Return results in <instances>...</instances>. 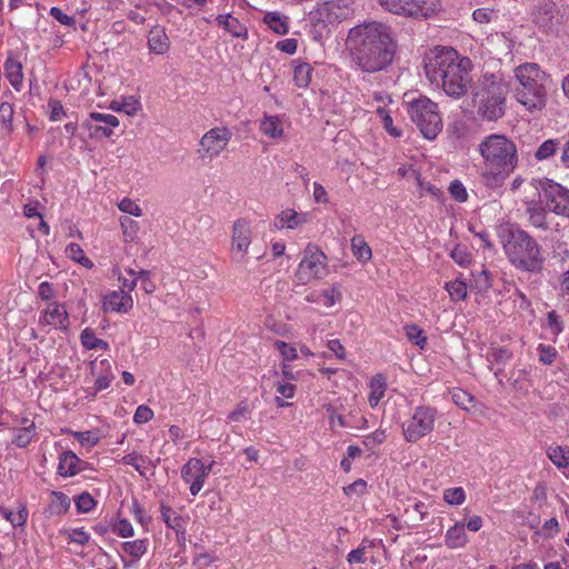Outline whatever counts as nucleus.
Listing matches in <instances>:
<instances>
[{"mask_svg": "<svg viewBox=\"0 0 569 569\" xmlns=\"http://www.w3.org/2000/svg\"><path fill=\"white\" fill-rule=\"evenodd\" d=\"M346 47L352 62L365 72L386 69L397 51V42L390 27L377 21L351 28Z\"/></svg>", "mask_w": 569, "mask_h": 569, "instance_id": "1", "label": "nucleus"}, {"mask_svg": "<svg viewBox=\"0 0 569 569\" xmlns=\"http://www.w3.org/2000/svg\"><path fill=\"white\" fill-rule=\"evenodd\" d=\"M427 78L453 98L465 96L472 81V62L452 48H435L423 59Z\"/></svg>", "mask_w": 569, "mask_h": 569, "instance_id": "2", "label": "nucleus"}, {"mask_svg": "<svg viewBox=\"0 0 569 569\" xmlns=\"http://www.w3.org/2000/svg\"><path fill=\"white\" fill-rule=\"evenodd\" d=\"M515 97L527 110H541L547 102L548 76L537 63H522L515 69Z\"/></svg>", "mask_w": 569, "mask_h": 569, "instance_id": "3", "label": "nucleus"}, {"mask_svg": "<svg viewBox=\"0 0 569 569\" xmlns=\"http://www.w3.org/2000/svg\"><path fill=\"white\" fill-rule=\"evenodd\" d=\"M486 169L496 178L505 179L517 164L515 143L502 134H491L479 144Z\"/></svg>", "mask_w": 569, "mask_h": 569, "instance_id": "4", "label": "nucleus"}, {"mask_svg": "<svg viewBox=\"0 0 569 569\" xmlns=\"http://www.w3.org/2000/svg\"><path fill=\"white\" fill-rule=\"evenodd\" d=\"M510 262L518 269L529 272L542 270L543 258L537 241L522 230L510 231L503 243Z\"/></svg>", "mask_w": 569, "mask_h": 569, "instance_id": "5", "label": "nucleus"}, {"mask_svg": "<svg viewBox=\"0 0 569 569\" xmlns=\"http://www.w3.org/2000/svg\"><path fill=\"white\" fill-rule=\"evenodd\" d=\"M507 83L498 76H485L479 90L475 94L477 112L483 119L495 121L505 114Z\"/></svg>", "mask_w": 569, "mask_h": 569, "instance_id": "6", "label": "nucleus"}, {"mask_svg": "<svg viewBox=\"0 0 569 569\" xmlns=\"http://www.w3.org/2000/svg\"><path fill=\"white\" fill-rule=\"evenodd\" d=\"M410 119L417 124L422 136L433 140L442 129L438 104L427 97H420L408 103Z\"/></svg>", "mask_w": 569, "mask_h": 569, "instance_id": "7", "label": "nucleus"}, {"mask_svg": "<svg viewBox=\"0 0 569 569\" xmlns=\"http://www.w3.org/2000/svg\"><path fill=\"white\" fill-rule=\"evenodd\" d=\"M327 256L316 244L309 243L296 272L297 279L302 283L322 279L328 273Z\"/></svg>", "mask_w": 569, "mask_h": 569, "instance_id": "8", "label": "nucleus"}, {"mask_svg": "<svg viewBox=\"0 0 569 569\" xmlns=\"http://www.w3.org/2000/svg\"><path fill=\"white\" fill-rule=\"evenodd\" d=\"M387 11L415 19H427L439 10L437 0H378Z\"/></svg>", "mask_w": 569, "mask_h": 569, "instance_id": "9", "label": "nucleus"}, {"mask_svg": "<svg viewBox=\"0 0 569 569\" xmlns=\"http://www.w3.org/2000/svg\"><path fill=\"white\" fill-rule=\"evenodd\" d=\"M533 23L543 32L558 31L566 22V14L558 4L551 0H539L532 13Z\"/></svg>", "mask_w": 569, "mask_h": 569, "instance_id": "10", "label": "nucleus"}, {"mask_svg": "<svg viewBox=\"0 0 569 569\" xmlns=\"http://www.w3.org/2000/svg\"><path fill=\"white\" fill-rule=\"evenodd\" d=\"M539 187L546 208L557 214L569 217V190L552 180L539 181Z\"/></svg>", "mask_w": 569, "mask_h": 569, "instance_id": "11", "label": "nucleus"}, {"mask_svg": "<svg viewBox=\"0 0 569 569\" xmlns=\"http://www.w3.org/2000/svg\"><path fill=\"white\" fill-rule=\"evenodd\" d=\"M436 411L428 407H418L412 418L402 425L403 437L416 442L433 430Z\"/></svg>", "mask_w": 569, "mask_h": 569, "instance_id": "12", "label": "nucleus"}, {"mask_svg": "<svg viewBox=\"0 0 569 569\" xmlns=\"http://www.w3.org/2000/svg\"><path fill=\"white\" fill-rule=\"evenodd\" d=\"M232 132L227 127H216L206 132L199 143L198 154L202 160H212L228 146Z\"/></svg>", "mask_w": 569, "mask_h": 569, "instance_id": "13", "label": "nucleus"}, {"mask_svg": "<svg viewBox=\"0 0 569 569\" xmlns=\"http://www.w3.org/2000/svg\"><path fill=\"white\" fill-rule=\"evenodd\" d=\"M119 126V120L113 114L91 112L89 118L83 121L82 127L89 131V137L93 139L109 138L113 133V128Z\"/></svg>", "mask_w": 569, "mask_h": 569, "instance_id": "14", "label": "nucleus"}, {"mask_svg": "<svg viewBox=\"0 0 569 569\" xmlns=\"http://www.w3.org/2000/svg\"><path fill=\"white\" fill-rule=\"evenodd\" d=\"M212 466L213 462L206 466L200 459L192 458L182 467L181 477L186 482L190 483V492L192 496L200 492Z\"/></svg>", "mask_w": 569, "mask_h": 569, "instance_id": "15", "label": "nucleus"}, {"mask_svg": "<svg viewBox=\"0 0 569 569\" xmlns=\"http://www.w3.org/2000/svg\"><path fill=\"white\" fill-rule=\"evenodd\" d=\"M252 239V229L249 220L240 218L233 222L231 250L243 259L248 253Z\"/></svg>", "mask_w": 569, "mask_h": 569, "instance_id": "16", "label": "nucleus"}, {"mask_svg": "<svg viewBox=\"0 0 569 569\" xmlns=\"http://www.w3.org/2000/svg\"><path fill=\"white\" fill-rule=\"evenodd\" d=\"M133 306V301L130 295L123 290L112 291L103 298V310L116 311V312H128Z\"/></svg>", "mask_w": 569, "mask_h": 569, "instance_id": "17", "label": "nucleus"}, {"mask_svg": "<svg viewBox=\"0 0 569 569\" xmlns=\"http://www.w3.org/2000/svg\"><path fill=\"white\" fill-rule=\"evenodd\" d=\"M43 322L58 329L67 330L69 320L64 306L58 302L50 303L44 311Z\"/></svg>", "mask_w": 569, "mask_h": 569, "instance_id": "18", "label": "nucleus"}, {"mask_svg": "<svg viewBox=\"0 0 569 569\" xmlns=\"http://www.w3.org/2000/svg\"><path fill=\"white\" fill-rule=\"evenodd\" d=\"M307 220H308L307 213H298L293 209H286V210H282L276 217L273 226L278 230H281L283 228L296 229L299 226L306 223Z\"/></svg>", "mask_w": 569, "mask_h": 569, "instance_id": "19", "label": "nucleus"}, {"mask_svg": "<svg viewBox=\"0 0 569 569\" xmlns=\"http://www.w3.org/2000/svg\"><path fill=\"white\" fill-rule=\"evenodd\" d=\"M148 47L149 50L156 54H164L168 52L170 42L162 28L154 27L150 30L148 36Z\"/></svg>", "mask_w": 569, "mask_h": 569, "instance_id": "20", "label": "nucleus"}, {"mask_svg": "<svg viewBox=\"0 0 569 569\" xmlns=\"http://www.w3.org/2000/svg\"><path fill=\"white\" fill-rule=\"evenodd\" d=\"M465 525L456 523L445 536L446 546L450 549L462 548L467 543Z\"/></svg>", "mask_w": 569, "mask_h": 569, "instance_id": "21", "label": "nucleus"}, {"mask_svg": "<svg viewBox=\"0 0 569 569\" xmlns=\"http://www.w3.org/2000/svg\"><path fill=\"white\" fill-rule=\"evenodd\" d=\"M4 73L10 84L19 90L23 80L21 62L9 57L4 62Z\"/></svg>", "mask_w": 569, "mask_h": 569, "instance_id": "22", "label": "nucleus"}, {"mask_svg": "<svg viewBox=\"0 0 569 569\" xmlns=\"http://www.w3.org/2000/svg\"><path fill=\"white\" fill-rule=\"evenodd\" d=\"M260 130L269 138L278 139L283 136L282 121L278 116H266L260 123Z\"/></svg>", "mask_w": 569, "mask_h": 569, "instance_id": "23", "label": "nucleus"}, {"mask_svg": "<svg viewBox=\"0 0 569 569\" xmlns=\"http://www.w3.org/2000/svg\"><path fill=\"white\" fill-rule=\"evenodd\" d=\"M451 399L465 411L477 413L482 412V405L475 398L472 393H451Z\"/></svg>", "mask_w": 569, "mask_h": 569, "instance_id": "24", "label": "nucleus"}, {"mask_svg": "<svg viewBox=\"0 0 569 569\" xmlns=\"http://www.w3.org/2000/svg\"><path fill=\"white\" fill-rule=\"evenodd\" d=\"M216 20L220 27L233 37L240 38L247 33V28L231 14H220Z\"/></svg>", "mask_w": 569, "mask_h": 569, "instance_id": "25", "label": "nucleus"}, {"mask_svg": "<svg viewBox=\"0 0 569 569\" xmlns=\"http://www.w3.org/2000/svg\"><path fill=\"white\" fill-rule=\"evenodd\" d=\"M78 462L79 458L72 451H64L59 458V475L63 477L76 475L79 471L77 467Z\"/></svg>", "mask_w": 569, "mask_h": 569, "instance_id": "26", "label": "nucleus"}, {"mask_svg": "<svg viewBox=\"0 0 569 569\" xmlns=\"http://www.w3.org/2000/svg\"><path fill=\"white\" fill-rule=\"evenodd\" d=\"M547 456L558 469H566L569 467V447H549L547 450Z\"/></svg>", "mask_w": 569, "mask_h": 569, "instance_id": "27", "label": "nucleus"}, {"mask_svg": "<svg viewBox=\"0 0 569 569\" xmlns=\"http://www.w3.org/2000/svg\"><path fill=\"white\" fill-rule=\"evenodd\" d=\"M22 423L24 427L17 430L13 439V442L20 448L28 446L36 435V427L33 421L23 419Z\"/></svg>", "mask_w": 569, "mask_h": 569, "instance_id": "28", "label": "nucleus"}, {"mask_svg": "<svg viewBox=\"0 0 569 569\" xmlns=\"http://www.w3.org/2000/svg\"><path fill=\"white\" fill-rule=\"evenodd\" d=\"M545 209L547 208L541 207V204L535 200L527 202V213L532 226L537 228H546Z\"/></svg>", "mask_w": 569, "mask_h": 569, "instance_id": "29", "label": "nucleus"}, {"mask_svg": "<svg viewBox=\"0 0 569 569\" xmlns=\"http://www.w3.org/2000/svg\"><path fill=\"white\" fill-rule=\"evenodd\" d=\"M263 21L278 34L288 33L287 18L278 12H267Z\"/></svg>", "mask_w": 569, "mask_h": 569, "instance_id": "30", "label": "nucleus"}, {"mask_svg": "<svg viewBox=\"0 0 569 569\" xmlns=\"http://www.w3.org/2000/svg\"><path fill=\"white\" fill-rule=\"evenodd\" d=\"M52 500L49 506V513L50 515H62L68 511L70 508V499L67 495L59 491H52L51 492Z\"/></svg>", "mask_w": 569, "mask_h": 569, "instance_id": "31", "label": "nucleus"}, {"mask_svg": "<svg viewBox=\"0 0 569 569\" xmlns=\"http://www.w3.org/2000/svg\"><path fill=\"white\" fill-rule=\"evenodd\" d=\"M351 249L353 256L361 262H367L372 257L371 248L361 237H353L351 239Z\"/></svg>", "mask_w": 569, "mask_h": 569, "instance_id": "32", "label": "nucleus"}, {"mask_svg": "<svg viewBox=\"0 0 569 569\" xmlns=\"http://www.w3.org/2000/svg\"><path fill=\"white\" fill-rule=\"evenodd\" d=\"M13 107L9 102H2L0 104V130L3 134H10L13 131L12 118Z\"/></svg>", "mask_w": 569, "mask_h": 569, "instance_id": "33", "label": "nucleus"}, {"mask_svg": "<svg viewBox=\"0 0 569 569\" xmlns=\"http://www.w3.org/2000/svg\"><path fill=\"white\" fill-rule=\"evenodd\" d=\"M312 67L307 63H298L293 70V80L299 88H306L311 81Z\"/></svg>", "mask_w": 569, "mask_h": 569, "instance_id": "34", "label": "nucleus"}, {"mask_svg": "<svg viewBox=\"0 0 569 569\" xmlns=\"http://www.w3.org/2000/svg\"><path fill=\"white\" fill-rule=\"evenodd\" d=\"M66 254L88 269L93 267V262L84 256L82 248L78 243L68 244L66 248Z\"/></svg>", "mask_w": 569, "mask_h": 569, "instance_id": "35", "label": "nucleus"}, {"mask_svg": "<svg viewBox=\"0 0 569 569\" xmlns=\"http://www.w3.org/2000/svg\"><path fill=\"white\" fill-rule=\"evenodd\" d=\"M0 512L13 527L23 526L28 519V510L26 507H22L17 513L6 509L4 507H0Z\"/></svg>", "mask_w": 569, "mask_h": 569, "instance_id": "36", "label": "nucleus"}, {"mask_svg": "<svg viewBox=\"0 0 569 569\" xmlns=\"http://www.w3.org/2000/svg\"><path fill=\"white\" fill-rule=\"evenodd\" d=\"M512 357V352L502 346H492L490 352L488 353V360L493 361L497 365L507 363Z\"/></svg>", "mask_w": 569, "mask_h": 569, "instance_id": "37", "label": "nucleus"}, {"mask_svg": "<svg viewBox=\"0 0 569 569\" xmlns=\"http://www.w3.org/2000/svg\"><path fill=\"white\" fill-rule=\"evenodd\" d=\"M407 338L415 345L423 348L427 342L425 331L417 325H407L405 327Z\"/></svg>", "mask_w": 569, "mask_h": 569, "instance_id": "38", "label": "nucleus"}, {"mask_svg": "<svg viewBox=\"0 0 569 569\" xmlns=\"http://www.w3.org/2000/svg\"><path fill=\"white\" fill-rule=\"evenodd\" d=\"M446 290L450 298L455 301H460L467 297V286L460 280H455L446 283Z\"/></svg>", "mask_w": 569, "mask_h": 569, "instance_id": "39", "label": "nucleus"}, {"mask_svg": "<svg viewBox=\"0 0 569 569\" xmlns=\"http://www.w3.org/2000/svg\"><path fill=\"white\" fill-rule=\"evenodd\" d=\"M123 550L132 558L138 559L147 551L146 540H133L123 543Z\"/></svg>", "mask_w": 569, "mask_h": 569, "instance_id": "40", "label": "nucleus"}, {"mask_svg": "<svg viewBox=\"0 0 569 569\" xmlns=\"http://www.w3.org/2000/svg\"><path fill=\"white\" fill-rule=\"evenodd\" d=\"M557 149H558V141L549 139V140L545 141L542 144H540V147L537 149V151L535 153V157L538 160L548 159L556 153Z\"/></svg>", "mask_w": 569, "mask_h": 569, "instance_id": "41", "label": "nucleus"}, {"mask_svg": "<svg viewBox=\"0 0 569 569\" xmlns=\"http://www.w3.org/2000/svg\"><path fill=\"white\" fill-rule=\"evenodd\" d=\"M465 499L466 495L461 487L450 488L443 492V500L449 505H461Z\"/></svg>", "mask_w": 569, "mask_h": 569, "instance_id": "42", "label": "nucleus"}, {"mask_svg": "<svg viewBox=\"0 0 569 569\" xmlns=\"http://www.w3.org/2000/svg\"><path fill=\"white\" fill-rule=\"evenodd\" d=\"M120 223L126 239H130L132 241L139 230L138 222L129 217H122L120 219Z\"/></svg>", "mask_w": 569, "mask_h": 569, "instance_id": "43", "label": "nucleus"}, {"mask_svg": "<svg viewBox=\"0 0 569 569\" xmlns=\"http://www.w3.org/2000/svg\"><path fill=\"white\" fill-rule=\"evenodd\" d=\"M273 345L284 360L292 361L298 358L297 349L293 346L281 340L274 341Z\"/></svg>", "mask_w": 569, "mask_h": 569, "instance_id": "44", "label": "nucleus"}, {"mask_svg": "<svg viewBox=\"0 0 569 569\" xmlns=\"http://www.w3.org/2000/svg\"><path fill=\"white\" fill-rule=\"evenodd\" d=\"M371 546H372L371 541L363 540L359 548H357L348 553V556H347L348 562L349 563H363L366 549Z\"/></svg>", "mask_w": 569, "mask_h": 569, "instance_id": "45", "label": "nucleus"}, {"mask_svg": "<svg viewBox=\"0 0 569 569\" xmlns=\"http://www.w3.org/2000/svg\"><path fill=\"white\" fill-rule=\"evenodd\" d=\"M66 432L73 435L82 446H86L89 448L96 446L99 441V438L92 431L77 432V431L66 430Z\"/></svg>", "mask_w": 569, "mask_h": 569, "instance_id": "46", "label": "nucleus"}, {"mask_svg": "<svg viewBox=\"0 0 569 569\" xmlns=\"http://www.w3.org/2000/svg\"><path fill=\"white\" fill-rule=\"evenodd\" d=\"M118 208H119L120 211L129 213V214L134 216V217L142 216L141 208L133 200H131L129 198H123L118 203Z\"/></svg>", "mask_w": 569, "mask_h": 569, "instance_id": "47", "label": "nucleus"}, {"mask_svg": "<svg viewBox=\"0 0 569 569\" xmlns=\"http://www.w3.org/2000/svg\"><path fill=\"white\" fill-rule=\"evenodd\" d=\"M76 506L79 512H89L94 508L96 501L88 492H82L76 500Z\"/></svg>", "mask_w": 569, "mask_h": 569, "instance_id": "48", "label": "nucleus"}, {"mask_svg": "<svg viewBox=\"0 0 569 569\" xmlns=\"http://www.w3.org/2000/svg\"><path fill=\"white\" fill-rule=\"evenodd\" d=\"M449 192L451 197L459 201L465 202L468 198L467 190L465 186L459 180H453L449 186Z\"/></svg>", "mask_w": 569, "mask_h": 569, "instance_id": "49", "label": "nucleus"}, {"mask_svg": "<svg viewBox=\"0 0 569 569\" xmlns=\"http://www.w3.org/2000/svg\"><path fill=\"white\" fill-rule=\"evenodd\" d=\"M475 286L479 291H486L491 287L490 273L482 269L477 274H473Z\"/></svg>", "mask_w": 569, "mask_h": 569, "instance_id": "50", "label": "nucleus"}, {"mask_svg": "<svg viewBox=\"0 0 569 569\" xmlns=\"http://www.w3.org/2000/svg\"><path fill=\"white\" fill-rule=\"evenodd\" d=\"M81 343L87 350H96V345L100 340L96 337L94 332L90 328H86L80 336Z\"/></svg>", "mask_w": 569, "mask_h": 569, "instance_id": "51", "label": "nucleus"}, {"mask_svg": "<svg viewBox=\"0 0 569 569\" xmlns=\"http://www.w3.org/2000/svg\"><path fill=\"white\" fill-rule=\"evenodd\" d=\"M152 417L153 411L148 406L141 405L137 408L134 412L133 421L138 425H141L150 421Z\"/></svg>", "mask_w": 569, "mask_h": 569, "instance_id": "52", "label": "nucleus"}, {"mask_svg": "<svg viewBox=\"0 0 569 569\" xmlns=\"http://www.w3.org/2000/svg\"><path fill=\"white\" fill-rule=\"evenodd\" d=\"M140 102L134 98L130 97L126 99L120 107L114 108L118 111L126 112L128 116H133L140 109Z\"/></svg>", "mask_w": 569, "mask_h": 569, "instance_id": "53", "label": "nucleus"}, {"mask_svg": "<svg viewBox=\"0 0 569 569\" xmlns=\"http://www.w3.org/2000/svg\"><path fill=\"white\" fill-rule=\"evenodd\" d=\"M377 112L381 116L386 130L393 137H400L401 131L392 126V118L390 114L382 108H378Z\"/></svg>", "mask_w": 569, "mask_h": 569, "instance_id": "54", "label": "nucleus"}, {"mask_svg": "<svg viewBox=\"0 0 569 569\" xmlns=\"http://www.w3.org/2000/svg\"><path fill=\"white\" fill-rule=\"evenodd\" d=\"M367 482L362 479L356 480L353 483L343 487V492L347 496L358 495L362 496L366 492Z\"/></svg>", "mask_w": 569, "mask_h": 569, "instance_id": "55", "label": "nucleus"}, {"mask_svg": "<svg viewBox=\"0 0 569 569\" xmlns=\"http://www.w3.org/2000/svg\"><path fill=\"white\" fill-rule=\"evenodd\" d=\"M451 258L459 264V266H467L470 260H471V256L470 253H468L466 251V249L461 248V247H456L452 251H451Z\"/></svg>", "mask_w": 569, "mask_h": 569, "instance_id": "56", "label": "nucleus"}, {"mask_svg": "<svg viewBox=\"0 0 569 569\" xmlns=\"http://www.w3.org/2000/svg\"><path fill=\"white\" fill-rule=\"evenodd\" d=\"M50 108V120L58 121L60 120L66 113L62 103L59 100L51 99L48 103Z\"/></svg>", "mask_w": 569, "mask_h": 569, "instance_id": "57", "label": "nucleus"}, {"mask_svg": "<svg viewBox=\"0 0 569 569\" xmlns=\"http://www.w3.org/2000/svg\"><path fill=\"white\" fill-rule=\"evenodd\" d=\"M557 356V351L552 347H546L543 345L539 346V359L541 362L546 365H550L555 361Z\"/></svg>", "mask_w": 569, "mask_h": 569, "instance_id": "58", "label": "nucleus"}, {"mask_svg": "<svg viewBox=\"0 0 569 569\" xmlns=\"http://www.w3.org/2000/svg\"><path fill=\"white\" fill-rule=\"evenodd\" d=\"M114 531L122 538H128V537H131L133 536V528H132V525L126 520V519H120L116 526H114Z\"/></svg>", "mask_w": 569, "mask_h": 569, "instance_id": "59", "label": "nucleus"}, {"mask_svg": "<svg viewBox=\"0 0 569 569\" xmlns=\"http://www.w3.org/2000/svg\"><path fill=\"white\" fill-rule=\"evenodd\" d=\"M548 326L553 335L562 331V322L556 311H550L547 315Z\"/></svg>", "mask_w": 569, "mask_h": 569, "instance_id": "60", "label": "nucleus"}, {"mask_svg": "<svg viewBox=\"0 0 569 569\" xmlns=\"http://www.w3.org/2000/svg\"><path fill=\"white\" fill-rule=\"evenodd\" d=\"M322 296L326 299V306L331 307L341 299V292L336 288L331 287L323 290Z\"/></svg>", "mask_w": 569, "mask_h": 569, "instance_id": "61", "label": "nucleus"}, {"mask_svg": "<svg viewBox=\"0 0 569 569\" xmlns=\"http://www.w3.org/2000/svg\"><path fill=\"white\" fill-rule=\"evenodd\" d=\"M371 391H385L387 388V378L382 373L372 377L369 385Z\"/></svg>", "mask_w": 569, "mask_h": 569, "instance_id": "62", "label": "nucleus"}, {"mask_svg": "<svg viewBox=\"0 0 569 569\" xmlns=\"http://www.w3.org/2000/svg\"><path fill=\"white\" fill-rule=\"evenodd\" d=\"M276 47L282 52L293 54L297 51L298 42L296 39L290 38L279 41Z\"/></svg>", "mask_w": 569, "mask_h": 569, "instance_id": "63", "label": "nucleus"}, {"mask_svg": "<svg viewBox=\"0 0 569 569\" xmlns=\"http://www.w3.org/2000/svg\"><path fill=\"white\" fill-rule=\"evenodd\" d=\"M139 279L142 280V289L147 293H152L156 290V284L150 280V271L148 270H140L138 272Z\"/></svg>", "mask_w": 569, "mask_h": 569, "instance_id": "64", "label": "nucleus"}]
</instances>
